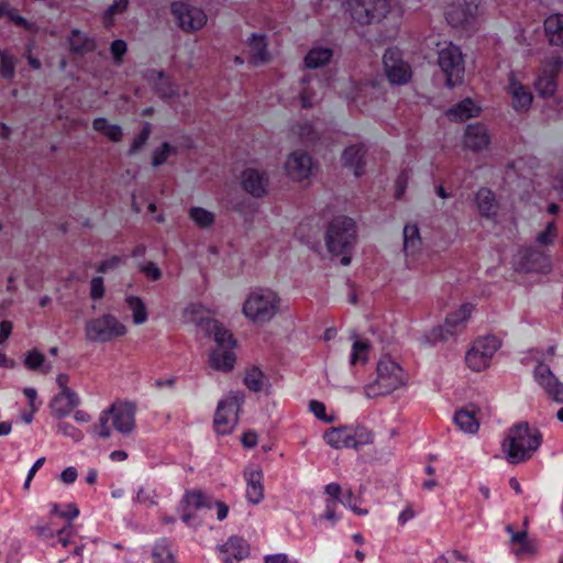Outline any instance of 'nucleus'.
Instances as JSON below:
<instances>
[{
  "instance_id": "obj_1",
  "label": "nucleus",
  "mask_w": 563,
  "mask_h": 563,
  "mask_svg": "<svg viewBox=\"0 0 563 563\" xmlns=\"http://www.w3.org/2000/svg\"><path fill=\"white\" fill-rule=\"evenodd\" d=\"M349 11L360 25H376L398 30L404 21L405 7L398 0H349Z\"/></svg>"
},
{
  "instance_id": "obj_2",
  "label": "nucleus",
  "mask_w": 563,
  "mask_h": 563,
  "mask_svg": "<svg viewBox=\"0 0 563 563\" xmlns=\"http://www.w3.org/2000/svg\"><path fill=\"white\" fill-rule=\"evenodd\" d=\"M241 312L250 323L263 325L278 316L288 314V308L276 290L269 287H255L245 295Z\"/></svg>"
},
{
  "instance_id": "obj_3",
  "label": "nucleus",
  "mask_w": 563,
  "mask_h": 563,
  "mask_svg": "<svg viewBox=\"0 0 563 563\" xmlns=\"http://www.w3.org/2000/svg\"><path fill=\"white\" fill-rule=\"evenodd\" d=\"M136 429V406L131 401L115 400L103 409L91 428L97 438L110 439L113 432L130 437Z\"/></svg>"
},
{
  "instance_id": "obj_4",
  "label": "nucleus",
  "mask_w": 563,
  "mask_h": 563,
  "mask_svg": "<svg viewBox=\"0 0 563 563\" xmlns=\"http://www.w3.org/2000/svg\"><path fill=\"white\" fill-rule=\"evenodd\" d=\"M542 442L541 432L527 422H518L508 431L503 442V450L506 459L511 464H518L529 460L540 448Z\"/></svg>"
},
{
  "instance_id": "obj_5",
  "label": "nucleus",
  "mask_w": 563,
  "mask_h": 563,
  "mask_svg": "<svg viewBox=\"0 0 563 563\" xmlns=\"http://www.w3.org/2000/svg\"><path fill=\"white\" fill-rule=\"evenodd\" d=\"M407 384V377L399 364L388 356L382 357L376 367V378L365 386L367 398L386 396Z\"/></svg>"
},
{
  "instance_id": "obj_6",
  "label": "nucleus",
  "mask_w": 563,
  "mask_h": 563,
  "mask_svg": "<svg viewBox=\"0 0 563 563\" xmlns=\"http://www.w3.org/2000/svg\"><path fill=\"white\" fill-rule=\"evenodd\" d=\"M126 333V324L112 313H102L85 323V338L91 343H110Z\"/></svg>"
},
{
  "instance_id": "obj_7",
  "label": "nucleus",
  "mask_w": 563,
  "mask_h": 563,
  "mask_svg": "<svg viewBox=\"0 0 563 563\" xmlns=\"http://www.w3.org/2000/svg\"><path fill=\"white\" fill-rule=\"evenodd\" d=\"M438 66L445 77L446 86L462 85L465 75V59L460 46L448 42L438 49Z\"/></svg>"
},
{
  "instance_id": "obj_8",
  "label": "nucleus",
  "mask_w": 563,
  "mask_h": 563,
  "mask_svg": "<svg viewBox=\"0 0 563 563\" xmlns=\"http://www.w3.org/2000/svg\"><path fill=\"white\" fill-rule=\"evenodd\" d=\"M242 405L243 395L239 391H230L218 401L213 417V426L218 434L228 435L233 432L239 423Z\"/></svg>"
},
{
  "instance_id": "obj_9",
  "label": "nucleus",
  "mask_w": 563,
  "mask_h": 563,
  "mask_svg": "<svg viewBox=\"0 0 563 563\" xmlns=\"http://www.w3.org/2000/svg\"><path fill=\"white\" fill-rule=\"evenodd\" d=\"M323 439L331 448L341 450L367 445L373 442L374 435L364 427L343 426L325 431Z\"/></svg>"
},
{
  "instance_id": "obj_10",
  "label": "nucleus",
  "mask_w": 563,
  "mask_h": 563,
  "mask_svg": "<svg viewBox=\"0 0 563 563\" xmlns=\"http://www.w3.org/2000/svg\"><path fill=\"white\" fill-rule=\"evenodd\" d=\"M354 240V222L349 218H338L333 220L327 233V245L333 255H342L340 263L349 265L351 257L345 255V250Z\"/></svg>"
},
{
  "instance_id": "obj_11",
  "label": "nucleus",
  "mask_w": 563,
  "mask_h": 563,
  "mask_svg": "<svg viewBox=\"0 0 563 563\" xmlns=\"http://www.w3.org/2000/svg\"><path fill=\"white\" fill-rule=\"evenodd\" d=\"M170 13L177 26L185 33L198 32L208 22V15L202 8L184 0L172 2Z\"/></svg>"
},
{
  "instance_id": "obj_12",
  "label": "nucleus",
  "mask_w": 563,
  "mask_h": 563,
  "mask_svg": "<svg viewBox=\"0 0 563 563\" xmlns=\"http://www.w3.org/2000/svg\"><path fill=\"white\" fill-rule=\"evenodd\" d=\"M313 170L312 157L302 150L290 152L284 162V173L292 183L308 184Z\"/></svg>"
},
{
  "instance_id": "obj_13",
  "label": "nucleus",
  "mask_w": 563,
  "mask_h": 563,
  "mask_svg": "<svg viewBox=\"0 0 563 563\" xmlns=\"http://www.w3.org/2000/svg\"><path fill=\"white\" fill-rule=\"evenodd\" d=\"M499 346L500 343L495 336H484L476 340L465 356L466 365L474 372L488 368Z\"/></svg>"
},
{
  "instance_id": "obj_14",
  "label": "nucleus",
  "mask_w": 563,
  "mask_h": 563,
  "mask_svg": "<svg viewBox=\"0 0 563 563\" xmlns=\"http://www.w3.org/2000/svg\"><path fill=\"white\" fill-rule=\"evenodd\" d=\"M384 70L393 85H404L411 77L410 66L404 62L398 49L389 48L383 56Z\"/></svg>"
},
{
  "instance_id": "obj_15",
  "label": "nucleus",
  "mask_w": 563,
  "mask_h": 563,
  "mask_svg": "<svg viewBox=\"0 0 563 563\" xmlns=\"http://www.w3.org/2000/svg\"><path fill=\"white\" fill-rule=\"evenodd\" d=\"M533 378L543 393L555 402H563V383L545 364H538L533 369Z\"/></svg>"
},
{
  "instance_id": "obj_16",
  "label": "nucleus",
  "mask_w": 563,
  "mask_h": 563,
  "mask_svg": "<svg viewBox=\"0 0 563 563\" xmlns=\"http://www.w3.org/2000/svg\"><path fill=\"white\" fill-rule=\"evenodd\" d=\"M516 267L523 273L547 274L552 269V263L545 253L528 249L522 251L516 258Z\"/></svg>"
},
{
  "instance_id": "obj_17",
  "label": "nucleus",
  "mask_w": 563,
  "mask_h": 563,
  "mask_svg": "<svg viewBox=\"0 0 563 563\" xmlns=\"http://www.w3.org/2000/svg\"><path fill=\"white\" fill-rule=\"evenodd\" d=\"M477 0H453L445 8V18L454 26L461 25L475 16Z\"/></svg>"
},
{
  "instance_id": "obj_18",
  "label": "nucleus",
  "mask_w": 563,
  "mask_h": 563,
  "mask_svg": "<svg viewBox=\"0 0 563 563\" xmlns=\"http://www.w3.org/2000/svg\"><path fill=\"white\" fill-rule=\"evenodd\" d=\"M242 188L253 197L261 198L268 192V177L256 168H247L241 175Z\"/></svg>"
},
{
  "instance_id": "obj_19",
  "label": "nucleus",
  "mask_w": 563,
  "mask_h": 563,
  "mask_svg": "<svg viewBox=\"0 0 563 563\" xmlns=\"http://www.w3.org/2000/svg\"><path fill=\"white\" fill-rule=\"evenodd\" d=\"M404 253L409 264H415L419 261L423 245L420 235V230L417 224L408 223L404 227Z\"/></svg>"
},
{
  "instance_id": "obj_20",
  "label": "nucleus",
  "mask_w": 563,
  "mask_h": 563,
  "mask_svg": "<svg viewBox=\"0 0 563 563\" xmlns=\"http://www.w3.org/2000/svg\"><path fill=\"white\" fill-rule=\"evenodd\" d=\"M80 404L79 396L74 390H64L55 395L49 402V410L54 418L64 419Z\"/></svg>"
},
{
  "instance_id": "obj_21",
  "label": "nucleus",
  "mask_w": 563,
  "mask_h": 563,
  "mask_svg": "<svg viewBox=\"0 0 563 563\" xmlns=\"http://www.w3.org/2000/svg\"><path fill=\"white\" fill-rule=\"evenodd\" d=\"M224 563H239L250 556L251 547L241 537L232 536L220 547Z\"/></svg>"
},
{
  "instance_id": "obj_22",
  "label": "nucleus",
  "mask_w": 563,
  "mask_h": 563,
  "mask_svg": "<svg viewBox=\"0 0 563 563\" xmlns=\"http://www.w3.org/2000/svg\"><path fill=\"white\" fill-rule=\"evenodd\" d=\"M507 92L511 96V104L517 111H527L530 108L532 93L515 74L509 75Z\"/></svg>"
},
{
  "instance_id": "obj_23",
  "label": "nucleus",
  "mask_w": 563,
  "mask_h": 563,
  "mask_svg": "<svg viewBox=\"0 0 563 563\" xmlns=\"http://www.w3.org/2000/svg\"><path fill=\"white\" fill-rule=\"evenodd\" d=\"M506 530L510 534L511 550L517 558L526 559L537 553V543L529 539L525 530L515 532L511 526H507Z\"/></svg>"
},
{
  "instance_id": "obj_24",
  "label": "nucleus",
  "mask_w": 563,
  "mask_h": 563,
  "mask_svg": "<svg viewBox=\"0 0 563 563\" xmlns=\"http://www.w3.org/2000/svg\"><path fill=\"white\" fill-rule=\"evenodd\" d=\"M490 143V136L488 134L487 129L482 124H470L467 125L463 146L466 150L473 152H479L488 147Z\"/></svg>"
},
{
  "instance_id": "obj_25",
  "label": "nucleus",
  "mask_w": 563,
  "mask_h": 563,
  "mask_svg": "<svg viewBox=\"0 0 563 563\" xmlns=\"http://www.w3.org/2000/svg\"><path fill=\"white\" fill-rule=\"evenodd\" d=\"M341 162L343 167L347 168L355 177L364 173L365 150L362 145H350L344 148Z\"/></svg>"
},
{
  "instance_id": "obj_26",
  "label": "nucleus",
  "mask_w": 563,
  "mask_h": 563,
  "mask_svg": "<svg viewBox=\"0 0 563 563\" xmlns=\"http://www.w3.org/2000/svg\"><path fill=\"white\" fill-rule=\"evenodd\" d=\"M206 333L216 342L214 349H234L235 340L232 333L217 320H208L205 323Z\"/></svg>"
},
{
  "instance_id": "obj_27",
  "label": "nucleus",
  "mask_w": 563,
  "mask_h": 563,
  "mask_svg": "<svg viewBox=\"0 0 563 563\" xmlns=\"http://www.w3.org/2000/svg\"><path fill=\"white\" fill-rule=\"evenodd\" d=\"M69 51L75 55H85L96 49V41L79 29H73L67 37Z\"/></svg>"
},
{
  "instance_id": "obj_28",
  "label": "nucleus",
  "mask_w": 563,
  "mask_h": 563,
  "mask_svg": "<svg viewBox=\"0 0 563 563\" xmlns=\"http://www.w3.org/2000/svg\"><path fill=\"white\" fill-rule=\"evenodd\" d=\"M246 499L257 505L264 499L263 472L261 470H250L245 472Z\"/></svg>"
},
{
  "instance_id": "obj_29",
  "label": "nucleus",
  "mask_w": 563,
  "mask_h": 563,
  "mask_svg": "<svg viewBox=\"0 0 563 563\" xmlns=\"http://www.w3.org/2000/svg\"><path fill=\"white\" fill-rule=\"evenodd\" d=\"M92 130L113 143H120L124 136L123 128L104 117L92 120Z\"/></svg>"
},
{
  "instance_id": "obj_30",
  "label": "nucleus",
  "mask_w": 563,
  "mask_h": 563,
  "mask_svg": "<svg viewBox=\"0 0 563 563\" xmlns=\"http://www.w3.org/2000/svg\"><path fill=\"white\" fill-rule=\"evenodd\" d=\"M234 349H212L209 354V365L214 371L230 372L235 364Z\"/></svg>"
},
{
  "instance_id": "obj_31",
  "label": "nucleus",
  "mask_w": 563,
  "mask_h": 563,
  "mask_svg": "<svg viewBox=\"0 0 563 563\" xmlns=\"http://www.w3.org/2000/svg\"><path fill=\"white\" fill-rule=\"evenodd\" d=\"M475 203L482 217L493 219L497 216L498 203L492 190L481 188L475 195Z\"/></svg>"
},
{
  "instance_id": "obj_32",
  "label": "nucleus",
  "mask_w": 563,
  "mask_h": 563,
  "mask_svg": "<svg viewBox=\"0 0 563 563\" xmlns=\"http://www.w3.org/2000/svg\"><path fill=\"white\" fill-rule=\"evenodd\" d=\"M454 422L462 432L476 433L479 429L477 409L461 408L454 415Z\"/></svg>"
},
{
  "instance_id": "obj_33",
  "label": "nucleus",
  "mask_w": 563,
  "mask_h": 563,
  "mask_svg": "<svg viewBox=\"0 0 563 563\" xmlns=\"http://www.w3.org/2000/svg\"><path fill=\"white\" fill-rule=\"evenodd\" d=\"M482 111L479 104H477L471 98H466L448 110V115L452 120L464 121L471 118L478 117Z\"/></svg>"
},
{
  "instance_id": "obj_34",
  "label": "nucleus",
  "mask_w": 563,
  "mask_h": 563,
  "mask_svg": "<svg viewBox=\"0 0 563 563\" xmlns=\"http://www.w3.org/2000/svg\"><path fill=\"white\" fill-rule=\"evenodd\" d=\"M188 218L195 227L201 230L212 229L217 221V214L214 211L200 206L189 208Z\"/></svg>"
},
{
  "instance_id": "obj_35",
  "label": "nucleus",
  "mask_w": 563,
  "mask_h": 563,
  "mask_svg": "<svg viewBox=\"0 0 563 563\" xmlns=\"http://www.w3.org/2000/svg\"><path fill=\"white\" fill-rule=\"evenodd\" d=\"M473 305L463 302L457 308L448 313L445 318V327L452 331L463 327L471 318Z\"/></svg>"
},
{
  "instance_id": "obj_36",
  "label": "nucleus",
  "mask_w": 563,
  "mask_h": 563,
  "mask_svg": "<svg viewBox=\"0 0 563 563\" xmlns=\"http://www.w3.org/2000/svg\"><path fill=\"white\" fill-rule=\"evenodd\" d=\"M0 19H7L15 25L21 26L32 33L37 31L35 23L20 15L19 12L4 0L0 1Z\"/></svg>"
},
{
  "instance_id": "obj_37",
  "label": "nucleus",
  "mask_w": 563,
  "mask_h": 563,
  "mask_svg": "<svg viewBox=\"0 0 563 563\" xmlns=\"http://www.w3.org/2000/svg\"><path fill=\"white\" fill-rule=\"evenodd\" d=\"M333 56L332 49L328 47H313L305 57V66L310 69H316L327 65Z\"/></svg>"
},
{
  "instance_id": "obj_38",
  "label": "nucleus",
  "mask_w": 563,
  "mask_h": 563,
  "mask_svg": "<svg viewBox=\"0 0 563 563\" xmlns=\"http://www.w3.org/2000/svg\"><path fill=\"white\" fill-rule=\"evenodd\" d=\"M544 30L552 44H560L563 41V15L551 14L544 21Z\"/></svg>"
},
{
  "instance_id": "obj_39",
  "label": "nucleus",
  "mask_w": 563,
  "mask_h": 563,
  "mask_svg": "<svg viewBox=\"0 0 563 563\" xmlns=\"http://www.w3.org/2000/svg\"><path fill=\"white\" fill-rule=\"evenodd\" d=\"M125 303L132 314V320L135 325L143 324L147 321L148 313L144 301L140 297L132 295L128 296L125 298Z\"/></svg>"
},
{
  "instance_id": "obj_40",
  "label": "nucleus",
  "mask_w": 563,
  "mask_h": 563,
  "mask_svg": "<svg viewBox=\"0 0 563 563\" xmlns=\"http://www.w3.org/2000/svg\"><path fill=\"white\" fill-rule=\"evenodd\" d=\"M303 87L301 91L299 92V101L300 106L302 108H311L313 107L318 100H319V92L321 85L319 81H306L302 82Z\"/></svg>"
},
{
  "instance_id": "obj_41",
  "label": "nucleus",
  "mask_w": 563,
  "mask_h": 563,
  "mask_svg": "<svg viewBox=\"0 0 563 563\" xmlns=\"http://www.w3.org/2000/svg\"><path fill=\"white\" fill-rule=\"evenodd\" d=\"M206 504V496L201 490L195 489V490H188L185 493L183 498V506H184V515L183 520L185 522H188L190 519V516L186 514V510L189 509H199L203 507Z\"/></svg>"
},
{
  "instance_id": "obj_42",
  "label": "nucleus",
  "mask_w": 563,
  "mask_h": 563,
  "mask_svg": "<svg viewBox=\"0 0 563 563\" xmlns=\"http://www.w3.org/2000/svg\"><path fill=\"white\" fill-rule=\"evenodd\" d=\"M250 46L253 52V60L255 64L264 63L268 59L266 52V38L263 34H253L250 37Z\"/></svg>"
},
{
  "instance_id": "obj_43",
  "label": "nucleus",
  "mask_w": 563,
  "mask_h": 563,
  "mask_svg": "<svg viewBox=\"0 0 563 563\" xmlns=\"http://www.w3.org/2000/svg\"><path fill=\"white\" fill-rule=\"evenodd\" d=\"M16 58L8 51L0 47V75L7 80L15 76Z\"/></svg>"
},
{
  "instance_id": "obj_44",
  "label": "nucleus",
  "mask_w": 563,
  "mask_h": 563,
  "mask_svg": "<svg viewBox=\"0 0 563 563\" xmlns=\"http://www.w3.org/2000/svg\"><path fill=\"white\" fill-rule=\"evenodd\" d=\"M135 501L145 507H154L158 504V495L152 485H142L136 490Z\"/></svg>"
},
{
  "instance_id": "obj_45",
  "label": "nucleus",
  "mask_w": 563,
  "mask_h": 563,
  "mask_svg": "<svg viewBox=\"0 0 563 563\" xmlns=\"http://www.w3.org/2000/svg\"><path fill=\"white\" fill-rule=\"evenodd\" d=\"M294 133L298 141L305 145H311L319 139L317 130L310 123L298 124Z\"/></svg>"
},
{
  "instance_id": "obj_46",
  "label": "nucleus",
  "mask_w": 563,
  "mask_h": 563,
  "mask_svg": "<svg viewBox=\"0 0 563 563\" xmlns=\"http://www.w3.org/2000/svg\"><path fill=\"white\" fill-rule=\"evenodd\" d=\"M56 431L58 434L66 437L74 442H80L85 437L80 429L64 419H58Z\"/></svg>"
},
{
  "instance_id": "obj_47",
  "label": "nucleus",
  "mask_w": 563,
  "mask_h": 563,
  "mask_svg": "<svg viewBox=\"0 0 563 563\" xmlns=\"http://www.w3.org/2000/svg\"><path fill=\"white\" fill-rule=\"evenodd\" d=\"M368 356V344L365 341L355 339L352 344V353L350 356V363L352 365L365 364Z\"/></svg>"
},
{
  "instance_id": "obj_48",
  "label": "nucleus",
  "mask_w": 563,
  "mask_h": 563,
  "mask_svg": "<svg viewBox=\"0 0 563 563\" xmlns=\"http://www.w3.org/2000/svg\"><path fill=\"white\" fill-rule=\"evenodd\" d=\"M153 558L155 563H175L169 545L164 539L155 543Z\"/></svg>"
},
{
  "instance_id": "obj_49",
  "label": "nucleus",
  "mask_w": 563,
  "mask_h": 563,
  "mask_svg": "<svg viewBox=\"0 0 563 563\" xmlns=\"http://www.w3.org/2000/svg\"><path fill=\"white\" fill-rule=\"evenodd\" d=\"M129 5V0H117L114 1L103 13L102 20L107 26H111L113 24V18L117 14H122L126 11Z\"/></svg>"
},
{
  "instance_id": "obj_50",
  "label": "nucleus",
  "mask_w": 563,
  "mask_h": 563,
  "mask_svg": "<svg viewBox=\"0 0 563 563\" xmlns=\"http://www.w3.org/2000/svg\"><path fill=\"white\" fill-rule=\"evenodd\" d=\"M536 87L540 95L552 96L556 89V84L551 75H543L538 78Z\"/></svg>"
},
{
  "instance_id": "obj_51",
  "label": "nucleus",
  "mask_w": 563,
  "mask_h": 563,
  "mask_svg": "<svg viewBox=\"0 0 563 563\" xmlns=\"http://www.w3.org/2000/svg\"><path fill=\"white\" fill-rule=\"evenodd\" d=\"M244 383L251 390L258 391L263 387L264 375L261 371L253 368L246 373Z\"/></svg>"
},
{
  "instance_id": "obj_52",
  "label": "nucleus",
  "mask_w": 563,
  "mask_h": 563,
  "mask_svg": "<svg viewBox=\"0 0 563 563\" xmlns=\"http://www.w3.org/2000/svg\"><path fill=\"white\" fill-rule=\"evenodd\" d=\"M203 308L199 303H188L181 309V321L184 323L194 322L201 314Z\"/></svg>"
},
{
  "instance_id": "obj_53",
  "label": "nucleus",
  "mask_w": 563,
  "mask_h": 563,
  "mask_svg": "<svg viewBox=\"0 0 563 563\" xmlns=\"http://www.w3.org/2000/svg\"><path fill=\"white\" fill-rule=\"evenodd\" d=\"M556 238V227L554 222H550L547 228L538 233L537 242L541 245H551Z\"/></svg>"
},
{
  "instance_id": "obj_54",
  "label": "nucleus",
  "mask_w": 563,
  "mask_h": 563,
  "mask_svg": "<svg viewBox=\"0 0 563 563\" xmlns=\"http://www.w3.org/2000/svg\"><path fill=\"white\" fill-rule=\"evenodd\" d=\"M104 282L101 276L93 277L90 280V298L93 300H100L104 297Z\"/></svg>"
},
{
  "instance_id": "obj_55",
  "label": "nucleus",
  "mask_w": 563,
  "mask_h": 563,
  "mask_svg": "<svg viewBox=\"0 0 563 563\" xmlns=\"http://www.w3.org/2000/svg\"><path fill=\"white\" fill-rule=\"evenodd\" d=\"M128 49L126 43L123 40H114L110 45V52L112 54L115 64H121L123 56Z\"/></svg>"
},
{
  "instance_id": "obj_56",
  "label": "nucleus",
  "mask_w": 563,
  "mask_h": 563,
  "mask_svg": "<svg viewBox=\"0 0 563 563\" xmlns=\"http://www.w3.org/2000/svg\"><path fill=\"white\" fill-rule=\"evenodd\" d=\"M170 154H172V146L168 143H164L161 147L156 148L153 153V157H152L153 166H159V165L164 164Z\"/></svg>"
},
{
  "instance_id": "obj_57",
  "label": "nucleus",
  "mask_w": 563,
  "mask_h": 563,
  "mask_svg": "<svg viewBox=\"0 0 563 563\" xmlns=\"http://www.w3.org/2000/svg\"><path fill=\"white\" fill-rule=\"evenodd\" d=\"M44 355L38 351H30L25 356V365L31 369H40L44 365Z\"/></svg>"
},
{
  "instance_id": "obj_58",
  "label": "nucleus",
  "mask_w": 563,
  "mask_h": 563,
  "mask_svg": "<svg viewBox=\"0 0 563 563\" xmlns=\"http://www.w3.org/2000/svg\"><path fill=\"white\" fill-rule=\"evenodd\" d=\"M33 531L42 540L52 539L55 536V530L48 522L40 521L33 527Z\"/></svg>"
},
{
  "instance_id": "obj_59",
  "label": "nucleus",
  "mask_w": 563,
  "mask_h": 563,
  "mask_svg": "<svg viewBox=\"0 0 563 563\" xmlns=\"http://www.w3.org/2000/svg\"><path fill=\"white\" fill-rule=\"evenodd\" d=\"M325 495L329 497L327 501L335 505L336 503H341L342 497V487L336 483H331L324 488Z\"/></svg>"
},
{
  "instance_id": "obj_60",
  "label": "nucleus",
  "mask_w": 563,
  "mask_h": 563,
  "mask_svg": "<svg viewBox=\"0 0 563 563\" xmlns=\"http://www.w3.org/2000/svg\"><path fill=\"white\" fill-rule=\"evenodd\" d=\"M56 536H57L58 542L63 547H65V548L68 547L70 544L71 538L74 536L73 523L71 522H67L66 526H64L63 528L57 530Z\"/></svg>"
},
{
  "instance_id": "obj_61",
  "label": "nucleus",
  "mask_w": 563,
  "mask_h": 563,
  "mask_svg": "<svg viewBox=\"0 0 563 563\" xmlns=\"http://www.w3.org/2000/svg\"><path fill=\"white\" fill-rule=\"evenodd\" d=\"M309 409L320 420L330 422L333 419L332 417L327 416V413H325V406L321 401L311 400L309 402Z\"/></svg>"
},
{
  "instance_id": "obj_62",
  "label": "nucleus",
  "mask_w": 563,
  "mask_h": 563,
  "mask_svg": "<svg viewBox=\"0 0 563 563\" xmlns=\"http://www.w3.org/2000/svg\"><path fill=\"white\" fill-rule=\"evenodd\" d=\"M341 504L349 507L353 512L360 516H366L368 510L365 508H360L354 503V496L352 490H347L346 494L341 498Z\"/></svg>"
},
{
  "instance_id": "obj_63",
  "label": "nucleus",
  "mask_w": 563,
  "mask_h": 563,
  "mask_svg": "<svg viewBox=\"0 0 563 563\" xmlns=\"http://www.w3.org/2000/svg\"><path fill=\"white\" fill-rule=\"evenodd\" d=\"M141 272L151 280H158L162 277V271L153 262H148V263L142 265Z\"/></svg>"
},
{
  "instance_id": "obj_64",
  "label": "nucleus",
  "mask_w": 563,
  "mask_h": 563,
  "mask_svg": "<svg viewBox=\"0 0 563 563\" xmlns=\"http://www.w3.org/2000/svg\"><path fill=\"white\" fill-rule=\"evenodd\" d=\"M148 136H150V125L147 124L132 142L130 152L136 153L137 151H140L144 146V144L147 142Z\"/></svg>"
}]
</instances>
